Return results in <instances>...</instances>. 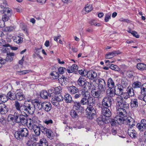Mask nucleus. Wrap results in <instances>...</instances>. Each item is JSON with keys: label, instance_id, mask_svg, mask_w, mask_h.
Wrapping results in <instances>:
<instances>
[{"label": "nucleus", "instance_id": "b1692460", "mask_svg": "<svg viewBox=\"0 0 146 146\" xmlns=\"http://www.w3.org/2000/svg\"><path fill=\"white\" fill-rule=\"evenodd\" d=\"M130 106L131 108L134 109L138 106L137 100L136 99H132L130 102Z\"/></svg>", "mask_w": 146, "mask_h": 146}, {"label": "nucleus", "instance_id": "69168bd1", "mask_svg": "<svg viewBox=\"0 0 146 146\" xmlns=\"http://www.w3.org/2000/svg\"><path fill=\"white\" fill-rule=\"evenodd\" d=\"M5 62V59L0 57V68L2 66V64H4Z\"/></svg>", "mask_w": 146, "mask_h": 146}, {"label": "nucleus", "instance_id": "c03bdc74", "mask_svg": "<svg viewBox=\"0 0 146 146\" xmlns=\"http://www.w3.org/2000/svg\"><path fill=\"white\" fill-rule=\"evenodd\" d=\"M141 93L142 95L146 94V83L143 84L141 88Z\"/></svg>", "mask_w": 146, "mask_h": 146}, {"label": "nucleus", "instance_id": "2eb2a0df", "mask_svg": "<svg viewBox=\"0 0 146 146\" xmlns=\"http://www.w3.org/2000/svg\"><path fill=\"white\" fill-rule=\"evenodd\" d=\"M31 126V127H29V129L33 130L36 135L37 136H39L40 134V127L38 125H34Z\"/></svg>", "mask_w": 146, "mask_h": 146}, {"label": "nucleus", "instance_id": "ea45409f", "mask_svg": "<svg viewBox=\"0 0 146 146\" xmlns=\"http://www.w3.org/2000/svg\"><path fill=\"white\" fill-rule=\"evenodd\" d=\"M128 94L130 97H132L134 96V94L133 88L131 87H129L127 88V92Z\"/></svg>", "mask_w": 146, "mask_h": 146}, {"label": "nucleus", "instance_id": "c756f323", "mask_svg": "<svg viewBox=\"0 0 146 146\" xmlns=\"http://www.w3.org/2000/svg\"><path fill=\"white\" fill-rule=\"evenodd\" d=\"M80 92V94H81V96H82V97H88L90 96L89 92L87 90H86L85 88H84V89H82Z\"/></svg>", "mask_w": 146, "mask_h": 146}, {"label": "nucleus", "instance_id": "603ef678", "mask_svg": "<svg viewBox=\"0 0 146 146\" xmlns=\"http://www.w3.org/2000/svg\"><path fill=\"white\" fill-rule=\"evenodd\" d=\"M97 121L98 124L99 125H103L104 122L102 118L101 117H99L97 118Z\"/></svg>", "mask_w": 146, "mask_h": 146}, {"label": "nucleus", "instance_id": "680f3d73", "mask_svg": "<svg viewBox=\"0 0 146 146\" xmlns=\"http://www.w3.org/2000/svg\"><path fill=\"white\" fill-rule=\"evenodd\" d=\"M79 73L80 74L82 75L83 77L87 75V72L86 71L80 70L79 71Z\"/></svg>", "mask_w": 146, "mask_h": 146}, {"label": "nucleus", "instance_id": "7c9ffc66", "mask_svg": "<svg viewBox=\"0 0 146 146\" xmlns=\"http://www.w3.org/2000/svg\"><path fill=\"white\" fill-rule=\"evenodd\" d=\"M35 105L34 106L36 109L39 110L42 108L43 103H41L37 100H35Z\"/></svg>", "mask_w": 146, "mask_h": 146}, {"label": "nucleus", "instance_id": "bb28decb", "mask_svg": "<svg viewBox=\"0 0 146 146\" xmlns=\"http://www.w3.org/2000/svg\"><path fill=\"white\" fill-rule=\"evenodd\" d=\"M69 92L71 94H74L78 92V88L75 86H72L68 88Z\"/></svg>", "mask_w": 146, "mask_h": 146}, {"label": "nucleus", "instance_id": "3c124183", "mask_svg": "<svg viewBox=\"0 0 146 146\" xmlns=\"http://www.w3.org/2000/svg\"><path fill=\"white\" fill-rule=\"evenodd\" d=\"M29 70H25L21 71H18L17 72V73L19 75H22L25 74L29 72Z\"/></svg>", "mask_w": 146, "mask_h": 146}, {"label": "nucleus", "instance_id": "dca6fc26", "mask_svg": "<svg viewBox=\"0 0 146 146\" xmlns=\"http://www.w3.org/2000/svg\"><path fill=\"white\" fill-rule=\"evenodd\" d=\"M121 52L118 51H114L112 52L108 53L105 55L106 59H110L116 55L120 54Z\"/></svg>", "mask_w": 146, "mask_h": 146}, {"label": "nucleus", "instance_id": "de8ad7c7", "mask_svg": "<svg viewBox=\"0 0 146 146\" xmlns=\"http://www.w3.org/2000/svg\"><path fill=\"white\" fill-rule=\"evenodd\" d=\"M120 96L125 100H127L130 97L127 92H123Z\"/></svg>", "mask_w": 146, "mask_h": 146}, {"label": "nucleus", "instance_id": "774afa93", "mask_svg": "<svg viewBox=\"0 0 146 146\" xmlns=\"http://www.w3.org/2000/svg\"><path fill=\"white\" fill-rule=\"evenodd\" d=\"M126 74L128 76L131 77L133 76V72L130 71H127L126 72Z\"/></svg>", "mask_w": 146, "mask_h": 146}, {"label": "nucleus", "instance_id": "6e6d98bb", "mask_svg": "<svg viewBox=\"0 0 146 146\" xmlns=\"http://www.w3.org/2000/svg\"><path fill=\"white\" fill-rule=\"evenodd\" d=\"M66 70V69L65 68L62 67H59L58 70L59 73L60 74H63Z\"/></svg>", "mask_w": 146, "mask_h": 146}, {"label": "nucleus", "instance_id": "20e7f679", "mask_svg": "<svg viewBox=\"0 0 146 146\" xmlns=\"http://www.w3.org/2000/svg\"><path fill=\"white\" fill-rule=\"evenodd\" d=\"M23 113L17 112H15L14 114L15 120L16 122L18 123H21L23 125H25L27 123V120L25 119L23 114Z\"/></svg>", "mask_w": 146, "mask_h": 146}, {"label": "nucleus", "instance_id": "a19ab883", "mask_svg": "<svg viewBox=\"0 0 146 146\" xmlns=\"http://www.w3.org/2000/svg\"><path fill=\"white\" fill-rule=\"evenodd\" d=\"M38 143L42 146H46L48 145L47 141L44 138H42L40 139L39 143Z\"/></svg>", "mask_w": 146, "mask_h": 146}, {"label": "nucleus", "instance_id": "4d7b16f0", "mask_svg": "<svg viewBox=\"0 0 146 146\" xmlns=\"http://www.w3.org/2000/svg\"><path fill=\"white\" fill-rule=\"evenodd\" d=\"M15 28L12 26H10L9 27H7L5 28V30L7 31H11L14 30Z\"/></svg>", "mask_w": 146, "mask_h": 146}, {"label": "nucleus", "instance_id": "f3484780", "mask_svg": "<svg viewBox=\"0 0 146 146\" xmlns=\"http://www.w3.org/2000/svg\"><path fill=\"white\" fill-rule=\"evenodd\" d=\"M141 123H137V126L140 131H143L146 129V124L145 123V121L143 120H141Z\"/></svg>", "mask_w": 146, "mask_h": 146}, {"label": "nucleus", "instance_id": "aec40b11", "mask_svg": "<svg viewBox=\"0 0 146 146\" xmlns=\"http://www.w3.org/2000/svg\"><path fill=\"white\" fill-rule=\"evenodd\" d=\"M102 114L106 117H109L111 115V112L108 108L104 107L102 108Z\"/></svg>", "mask_w": 146, "mask_h": 146}, {"label": "nucleus", "instance_id": "8fccbe9b", "mask_svg": "<svg viewBox=\"0 0 146 146\" xmlns=\"http://www.w3.org/2000/svg\"><path fill=\"white\" fill-rule=\"evenodd\" d=\"M115 95H116V94H115V90H114V91H113V90H112L111 89H110V92L108 95V96H109V97L111 99V98L114 97Z\"/></svg>", "mask_w": 146, "mask_h": 146}, {"label": "nucleus", "instance_id": "423d86ee", "mask_svg": "<svg viewBox=\"0 0 146 146\" xmlns=\"http://www.w3.org/2000/svg\"><path fill=\"white\" fill-rule=\"evenodd\" d=\"M116 100L119 108H122L127 109L129 107L128 104L121 97H117Z\"/></svg>", "mask_w": 146, "mask_h": 146}, {"label": "nucleus", "instance_id": "cd10ccee", "mask_svg": "<svg viewBox=\"0 0 146 146\" xmlns=\"http://www.w3.org/2000/svg\"><path fill=\"white\" fill-rule=\"evenodd\" d=\"M107 86L109 89H112L115 87L114 82L111 78H109L108 81Z\"/></svg>", "mask_w": 146, "mask_h": 146}, {"label": "nucleus", "instance_id": "f704fd0d", "mask_svg": "<svg viewBox=\"0 0 146 146\" xmlns=\"http://www.w3.org/2000/svg\"><path fill=\"white\" fill-rule=\"evenodd\" d=\"M92 9V8L91 5H86L84 8L83 9L82 12L83 13H88L89 12L91 11Z\"/></svg>", "mask_w": 146, "mask_h": 146}, {"label": "nucleus", "instance_id": "9d476101", "mask_svg": "<svg viewBox=\"0 0 146 146\" xmlns=\"http://www.w3.org/2000/svg\"><path fill=\"white\" fill-rule=\"evenodd\" d=\"M112 104L111 99L110 97H106L103 100L102 104L104 107L109 108Z\"/></svg>", "mask_w": 146, "mask_h": 146}, {"label": "nucleus", "instance_id": "4468645a", "mask_svg": "<svg viewBox=\"0 0 146 146\" xmlns=\"http://www.w3.org/2000/svg\"><path fill=\"white\" fill-rule=\"evenodd\" d=\"M77 84L80 86H83V88H86L87 85L86 81L84 77L81 76L77 81Z\"/></svg>", "mask_w": 146, "mask_h": 146}, {"label": "nucleus", "instance_id": "4be33fe9", "mask_svg": "<svg viewBox=\"0 0 146 146\" xmlns=\"http://www.w3.org/2000/svg\"><path fill=\"white\" fill-rule=\"evenodd\" d=\"M68 80V79L63 76L59 77V82L62 85H65Z\"/></svg>", "mask_w": 146, "mask_h": 146}, {"label": "nucleus", "instance_id": "0eeeda50", "mask_svg": "<svg viewBox=\"0 0 146 146\" xmlns=\"http://www.w3.org/2000/svg\"><path fill=\"white\" fill-rule=\"evenodd\" d=\"M122 124L128 125L130 128L134 126L135 125V122L134 120L131 117L126 118L123 120Z\"/></svg>", "mask_w": 146, "mask_h": 146}, {"label": "nucleus", "instance_id": "864d4df0", "mask_svg": "<svg viewBox=\"0 0 146 146\" xmlns=\"http://www.w3.org/2000/svg\"><path fill=\"white\" fill-rule=\"evenodd\" d=\"M8 19H4V20H0V28L3 27L5 26L4 21H8Z\"/></svg>", "mask_w": 146, "mask_h": 146}, {"label": "nucleus", "instance_id": "4c0bfd02", "mask_svg": "<svg viewBox=\"0 0 146 146\" xmlns=\"http://www.w3.org/2000/svg\"><path fill=\"white\" fill-rule=\"evenodd\" d=\"M81 103L79 102H74L73 108L76 110H78L81 108Z\"/></svg>", "mask_w": 146, "mask_h": 146}, {"label": "nucleus", "instance_id": "6e6552de", "mask_svg": "<svg viewBox=\"0 0 146 146\" xmlns=\"http://www.w3.org/2000/svg\"><path fill=\"white\" fill-rule=\"evenodd\" d=\"M88 117L89 119H92L96 114L95 110L92 107H88L86 109Z\"/></svg>", "mask_w": 146, "mask_h": 146}, {"label": "nucleus", "instance_id": "e2e57ef3", "mask_svg": "<svg viewBox=\"0 0 146 146\" xmlns=\"http://www.w3.org/2000/svg\"><path fill=\"white\" fill-rule=\"evenodd\" d=\"M110 68L115 70H118L119 69L117 66L113 64H111V65H110Z\"/></svg>", "mask_w": 146, "mask_h": 146}, {"label": "nucleus", "instance_id": "2f4dec72", "mask_svg": "<svg viewBox=\"0 0 146 146\" xmlns=\"http://www.w3.org/2000/svg\"><path fill=\"white\" fill-rule=\"evenodd\" d=\"M128 133L129 135L132 138H135L137 136L136 132L134 130H131L128 129Z\"/></svg>", "mask_w": 146, "mask_h": 146}, {"label": "nucleus", "instance_id": "09e8293b", "mask_svg": "<svg viewBox=\"0 0 146 146\" xmlns=\"http://www.w3.org/2000/svg\"><path fill=\"white\" fill-rule=\"evenodd\" d=\"M52 131L49 129H48L46 133V135L47 137L50 139H52Z\"/></svg>", "mask_w": 146, "mask_h": 146}, {"label": "nucleus", "instance_id": "f03ea898", "mask_svg": "<svg viewBox=\"0 0 146 146\" xmlns=\"http://www.w3.org/2000/svg\"><path fill=\"white\" fill-rule=\"evenodd\" d=\"M23 106V113L25 114L27 113L32 114L34 112L35 107L32 103L26 101L24 103Z\"/></svg>", "mask_w": 146, "mask_h": 146}, {"label": "nucleus", "instance_id": "72a5a7b5", "mask_svg": "<svg viewBox=\"0 0 146 146\" xmlns=\"http://www.w3.org/2000/svg\"><path fill=\"white\" fill-rule=\"evenodd\" d=\"M7 97L8 99L11 100H15L16 99V94L15 93L9 92L7 94Z\"/></svg>", "mask_w": 146, "mask_h": 146}, {"label": "nucleus", "instance_id": "1a4fd4ad", "mask_svg": "<svg viewBox=\"0 0 146 146\" xmlns=\"http://www.w3.org/2000/svg\"><path fill=\"white\" fill-rule=\"evenodd\" d=\"M98 89L101 92H104L106 89V84L104 80L102 79H98Z\"/></svg>", "mask_w": 146, "mask_h": 146}, {"label": "nucleus", "instance_id": "7ed1b4c3", "mask_svg": "<svg viewBox=\"0 0 146 146\" xmlns=\"http://www.w3.org/2000/svg\"><path fill=\"white\" fill-rule=\"evenodd\" d=\"M28 134V131L26 128H21L16 131L15 133V136L18 140L21 141L24 137H26Z\"/></svg>", "mask_w": 146, "mask_h": 146}, {"label": "nucleus", "instance_id": "e433bc0d", "mask_svg": "<svg viewBox=\"0 0 146 146\" xmlns=\"http://www.w3.org/2000/svg\"><path fill=\"white\" fill-rule=\"evenodd\" d=\"M132 86L134 88H141L142 86V83L136 81L133 83Z\"/></svg>", "mask_w": 146, "mask_h": 146}, {"label": "nucleus", "instance_id": "a18cd8bd", "mask_svg": "<svg viewBox=\"0 0 146 146\" xmlns=\"http://www.w3.org/2000/svg\"><path fill=\"white\" fill-rule=\"evenodd\" d=\"M15 42L17 44L21 43L23 42V38L19 36L15 37Z\"/></svg>", "mask_w": 146, "mask_h": 146}, {"label": "nucleus", "instance_id": "0e129e2a", "mask_svg": "<svg viewBox=\"0 0 146 146\" xmlns=\"http://www.w3.org/2000/svg\"><path fill=\"white\" fill-rule=\"evenodd\" d=\"M131 34L136 38H139V35L137 34V33L135 31H133Z\"/></svg>", "mask_w": 146, "mask_h": 146}, {"label": "nucleus", "instance_id": "49530a36", "mask_svg": "<svg viewBox=\"0 0 146 146\" xmlns=\"http://www.w3.org/2000/svg\"><path fill=\"white\" fill-rule=\"evenodd\" d=\"M51 75L52 77L51 78H52L53 79H56L57 78H59L60 77L59 76V74L57 72L53 71L51 74Z\"/></svg>", "mask_w": 146, "mask_h": 146}, {"label": "nucleus", "instance_id": "f8f14e48", "mask_svg": "<svg viewBox=\"0 0 146 146\" xmlns=\"http://www.w3.org/2000/svg\"><path fill=\"white\" fill-rule=\"evenodd\" d=\"M101 90H96L95 88H92L91 91V94L94 98H97L98 100H99L102 97V95L101 94Z\"/></svg>", "mask_w": 146, "mask_h": 146}, {"label": "nucleus", "instance_id": "58836bf2", "mask_svg": "<svg viewBox=\"0 0 146 146\" xmlns=\"http://www.w3.org/2000/svg\"><path fill=\"white\" fill-rule=\"evenodd\" d=\"M7 96L3 94L0 95V101L3 102H5L8 100Z\"/></svg>", "mask_w": 146, "mask_h": 146}, {"label": "nucleus", "instance_id": "393cba45", "mask_svg": "<svg viewBox=\"0 0 146 146\" xmlns=\"http://www.w3.org/2000/svg\"><path fill=\"white\" fill-rule=\"evenodd\" d=\"M16 99L21 101L25 99V96L22 92H19L16 94Z\"/></svg>", "mask_w": 146, "mask_h": 146}, {"label": "nucleus", "instance_id": "5701e85b", "mask_svg": "<svg viewBox=\"0 0 146 146\" xmlns=\"http://www.w3.org/2000/svg\"><path fill=\"white\" fill-rule=\"evenodd\" d=\"M87 75L88 78L93 79L96 77L97 74L96 72L91 71L87 72Z\"/></svg>", "mask_w": 146, "mask_h": 146}, {"label": "nucleus", "instance_id": "a878e982", "mask_svg": "<svg viewBox=\"0 0 146 146\" xmlns=\"http://www.w3.org/2000/svg\"><path fill=\"white\" fill-rule=\"evenodd\" d=\"M78 67L76 64L72 65L71 67H68L67 71L69 73H71L78 69Z\"/></svg>", "mask_w": 146, "mask_h": 146}, {"label": "nucleus", "instance_id": "c9c22d12", "mask_svg": "<svg viewBox=\"0 0 146 146\" xmlns=\"http://www.w3.org/2000/svg\"><path fill=\"white\" fill-rule=\"evenodd\" d=\"M64 99L66 102L67 103H71L72 101V97L68 94H66L64 96Z\"/></svg>", "mask_w": 146, "mask_h": 146}, {"label": "nucleus", "instance_id": "a211bd4d", "mask_svg": "<svg viewBox=\"0 0 146 146\" xmlns=\"http://www.w3.org/2000/svg\"><path fill=\"white\" fill-rule=\"evenodd\" d=\"M30 122L28 124V126L29 128L31 127V126H34V125H38V118L36 116L33 117H32V119H30Z\"/></svg>", "mask_w": 146, "mask_h": 146}, {"label": "nucleus", "instance_id": "338daca9", "mask_svg": "<svg viewBox=\"0 0 146 146\" xmlns=\"http://www.w3.org/2000/svg\"><path fill=\"white\" fill-rule=\"evenodd\" d=\"M7 119L9 122L13 121L15 120L14 117H13L11 115L8 116Z\"/></svg>", "mask_w": 146, "mask_h": 146}, {"label": "nucleus", "instance_id": "6ab92c4d", "mask_svg": "<svg viewBox=\"0 0 146 146\" xmlns=\"http://www.w3.org/2000/svg\"><path fill=\"white\" fill-rule=\"evenodd\" d=\"M42 109L48 112L50 111L52 108L51 103L48 102H45L43 103Z\"/></svg>", "mask_w": 146, "mask_h": 146}, {"label": "nucleus", "instance_id": "39448f33", "mask_svg": "<svg viewBox=\"0 0 146 146\" xmlns=\"http://www.w3.org/2000/svg\"><path fill=\"white\" fill-rule=\"evenodd\" d=\"M80 103L82 105L88 106L89 104H95V101L92 97L90 96L88 97H82Z\"/></svg>", "mask_w": 146, "mask_h": 146}, {"label": "nucleus", "instance_id": "c85d7f7f", "mask_svg": "<svg viewBox=\"0 0 146 146\" xmlns=\"http://www.w3.org/2000/svg\"><path fill=\"white\" fill-rule=\"evenodd\" d=\"M137 68L141 70H146V64L143 63H139L137 64Z\"/></svg>", "mask_w": 146, "mask_h": 146}, {"label": "nucleus", "instance_id": "9b49d317", "mask_svg": "<svg viewBox=\"0 0 146 146\" xmlns=\"http://www.w3.org/2000/svg\"><path fill=\"white\" fill-rule=\"evenodd\" d=\"M114 90L116 95L120 96L123 92V87L120 84H117L114 87Z\"/></svg>", "mask_w": 146, "mask_h": 146}, {"label": "nucleus", "instance_id": "473e14b6", "mask_svg": "<svg viewBox=\"0 0 146 146\" xmlns=\"http://www.w3.org/2000/svg\"><path fill=\"white\" fill-rule=\"evenodd\" d=\"M40 96L43 99H46L48 98V96H49V94L46 91L44 90L42 91L41 92Z\"/></svg>", "mask_w": 146, "mask_h": 146}, {"label": "nucleus", "instance_id": "5fc2aeb1", "mask_svg": "<svg viewBox=\"0 0 146 146\" xmlns=\"http://www.w3.org/2000/svg\"><path fill=\"white\" fill-rule=\"evenodd\" d=\"M51 102L52 103L54 106H58L59 104V102L57 101L54 98H53L52 99Z\"/></svg>", "mask_w": 146, "mask_h": 146}, {"label": "nucleus", "instance_id": "412c9836", "mask_svg": "<svg viewBox=\"0 0 146 146\" xmlns=\"http://www.w3.org/2000/svg\"><path fill=\"white\" fill-rule=\"evenodd\" d=\"M7 107L3 103H0V112L2 114L6 113L7 112Z\"/></svg>", "mask_w": 146, "mask_h": 146}, {"label": "nucleus", "instance_id": "13d9d810", "mask_svg": "<svg viewBox=\"0 0 146 146\" xmlns=\"http://www.w3.org/2000/svg\"><path fill=\"white\" fill-rule=\"evenodd\" d=\"M139 98L140 100H143L146 103V94L145 95H142L139 96Z\"/></svg>", "mask_w": 146, "mask_h": 146}, {"label": "nucleus", "instance_id": "052dcab7", "mask_svg": "<svg viewBox=\"0 0 146 146\" xmlns=\"http://www.w3.org/2000/svg\"><path fill=\"white\" fill-rule=\"evenodd\" d=\"M117 124H119V123L115 120V117L114 119H112L111 122V125L112 126H113Z\"/></svg>", "mask_w": 146, "mask_h": 146}, {"label": "nucleus", "instance_id": "ddd939ff", "mask_svg": "<svg viewBox=\"0 0 146 146\" xmlns=\"http://www.w3.org/2000/svg\"><path fill=\"white\" fill-rule=\"evenodd\" d=\"M14 106L16 110L15 112H19V113L23 112V105H22L18 101H15Z\"/></svg>", "mask_w": 146, "mask_h": 146}, {"label": "nucleus", "instance_id": "37998d69", "mask_svg": "<svg viewBox=\"0 0 146 146\" xmlns=\"http://www.w3.org/2000/svg\"><path fill=\"white\" fill-rule=\"evenodd\" d=\"M54 98L59 102H61L63 100V97L60 94H56L55 96V97Z\"/></svg>", "mask_w": 146, "mask_h": 146}, {"label": "nucleus", "instance_id": "79ce46f5", "mask_svg": "<svg viewBox=\"0 0 146 146\" xmlns=\"http://www.w3.org/2000/svg\"><path fill=\"white\" fill-rule=\"evenodd\" d=\"M70 115L73 118H78V115L77 112L74 110H71L70 112Z\"/></svg>", "mask_w": 146, "mask_h": 146}, {"label": "nucleus", "instance_id": "f257e3e1", "mask_svg": "<svg viewBox=\"0 0 146 146\" xmlns=\"http://www.w3.org/2000/svg\"><path fill=\"white\" fill-rule=\"evenodd\" d=\"M125 108L121 107L119 108L117 110V115L115 117V120L119 124H121L123 120L127 117V112Z\"/></svg>", "mask_w": 146, "mask_h": 146}, {"label": "nucleus", "instance_id": "bf43d9fd", "mask_svg": "<svg viewBox=\"0 0 146 146\" xmlns=\"http://www.w3.org/2000/svg\"><path fill=\"white\" fill-rule=\"evenodd\" d=\"M40 130L44 133H46L48 129L43 126H40Z\"/></svg>", "mask_w": 146, "mask_h": 146}]
</instances>
